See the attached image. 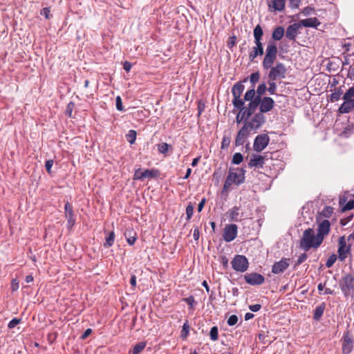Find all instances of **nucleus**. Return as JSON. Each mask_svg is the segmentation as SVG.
Here are the masks:
<instances>
[{"label":"nucleus","mask_w":354,"mask_h":354,"mask_svg":"<svg viewBox=\"0 0 354 354\" xmlns=\"http://www.w3.org/2000/svg\"><path fill=\"white\" fill-rule=\"evenodd\" d=\"M322 243V238L315 234V231L308 228L306 230L300 240V247L305 251L310 248H317Z\"/></svg>","instance_id":"nucleus-1"},{"label":"nucleus","mask_w":354,"mask_h":354,"mask_svg":"<svg viewBox=\"0 0 354 354\" xmlns=\"http://www.w3.org/2000/svg\"><path fill=\"white\" fill-rule=\"evenodd\" d=\"M254 44L255 46L252 48L249 53V59L250 62H254L256 57L262 56L263 55V46L261 42L263 32L260 25H257L253 30Z\"/></svg>","instance_id":"nucleus-2"},{"label":"nucleus","mask_w":354,"mask_h":354,"mask_svg":"<svg viewBox=\"0 0 354 354\" xmlns=\"http://www.w3.org/2000/svg\"><path fill=\"white\" fill-rule=\"evenodd\" d=\"M245 170L243 168H230L228 175L223 185V189L227 190L233 184L240 185L245 181Z\"/></svg>","instance_id":"nucleus-3"},{"label":"nucleus","mask_w":354,"mask_h":354,"mask_svg":"<svg viewBox=\"0 0 354 354\" xmlns=\"http://www.w3.org/2000/svg\"><path fill=\"white\" fill-rule=\"evenodd\" d=\"M277 44L270 40L268 41L266 48L265 56L262 62L263 68L268 70L273 65L277 57Z\"/></svg>","instance_id":"nucleus-4"},{"label":"nucleus","mask_w":354,"mask_h":354,"mask_svg":"<svg viewBox=\"0 0 354 354\" xmlns=\"http://www.w3.org/2000/svg\"><path fill=\"white\" fill-rule=\"evenodd\" d=\"M266 122V118L261 113H257L250 120L245 122L244 125L250 131L256 132Z\"/></svg>","instance_id":"nucleus-5"},{"label":"nucleus","mask_w":354,"mask_h":354,"mask_svg":"<svg viewBox=\"0 0 354 354\" xmlns=\"http://www.w3.org/2000/svg\"><path fill=\"white\" fill-rule=\"evenodd\" d=\"M244 85L241 82L236 83L232 88V94L233 95L232 104L234 108H241L244 105L243 100L241 99L243 91H244Z\"/></svg>","instance_id":"nucleus-6"},{"label":"nucleus","mask_w":354,"mask_h":354,"mask_svg":"<svg viewBox=\"0 0 354 354\" xmlns=\"http://www.w3.org/2000/svg\"><path fill=\"white\" fill-rule=\"evenodd\" d=\"M268 73L270 80L276 81L286 77V68L281 62H277L274 66L270 68Z\"/></svg>","instance_id":"nucleus-7"},{"label":"nucleus","mask_w":354,"mask_h":354,"mask_svg":"<svg viewBox=\"0 0 354 354\" xmlns=\"http://www.w3.org/2000/svg\"><path fill=\"white\" fill-rule=\"evenodd\" d=\"M232 268L236 272H244L248 268L249 263L247 258L243 255H235L232 262Z\"/></svg>","instance_id":"nucleus-8"},{"label":"nucleus","mask_w":354,"mask_h":354,"mask_svg":"<svg viewBox=\"0 0 354 354\" xmlns=\"http://www.w3.org/2000/svg\"><path fill=\"white\" fill-rule=\"evenodd\" d=\"M341 342L343 354H350L353 349L354 340L353 335L348 331L344 333Z\"/></svg>","instance_id":"nucleus-9"},{"label":"nucleus","mask_w":354,"mask_h":354,"mask_svg":"<svg viewBox=\"0 0 354 354\" xmlns=\"http://www.w3.org/2000/svg\"><path fill=\"white\" fill-rule=\"evenodd\" d=\"M338 259L341 261H344L351 251V245H347L344 236L339 237L338 240Z\"/></svg>","instance_id":"nucleus-10"},{"label":"nucleus","mask_w":354,"mask_h":354,"mask_svg":"<svg viewBox=\"0 0 354 354\" xmlns=\"http://www.w3.org/2000/svg\"><path fill=\"white\" fill-rule=\"evenodd\" d=\"M270 138L267 134L257 136L253 144L254 150L257 152L262 151L269 144Z\"/></svg>","instance_id":"nucleus-11"},{"label":"nucleus","mask_w":354,"mask_h":354,"mask_svg":"<svg viewBox=\"0 0 354 354\" xmlns=\"http://www.w3.org/2000/svg\"><path fill=\"white\" fill-rule=\"evenodd\" d=\"M245 282L252 286L261 285L265 282V278L257 272L247 273L244 275Z\"/></svg>","instance_id":"nucleus-12"},{"label":"nucleus","mask_w":354,"mask_h":354,"mask_svg":"<svg viewBox=\"0 0 354 354\" xmlns=\"http://www.w3.org/2000/svg\"><path fill=\"white\" fill-rule=\"evenodd\" d=\"M238 227L235 224L227 225L223 231V237L226 242L232 241L237 236Z\"/></svg>","instance_id":"nucleus-13"},{"label":"nucleus","mask_w":354,"mask_h":354,"mask_svg":"<svg viewBox=\"0 0 354 354\" xmlns=\"http://www.w3.org/2000/svg\"><path fill=\"white\" fill-rule=\"evenodd\" d=\"M157 171L154 169H138L135 171L133 180H143L145 178H153L157 176Z\"/></svg>","instance_id":"nucleus-14"},{"label":"nucleus","mask_w":354,"mask_h":354,"mask_svg":"<svg viewBox=\"0 0 354 354\" xmlns=\"http://www.w3.org/2000/svg\"><path fill=\"white\" fill-rule=\"evenodd\" d=\"M290 259L282 258L279 261L275 262L272 268V273L279 274L283 272L289 266Z\"/></svg>","instance_id":"nucleus-15"},{"label":"nucleus","mask_w":354,"mask_h":354,"mask_svg":"<svg viewBox=\"0 0 354 354\" xmlns=\"http://www.w3.org/2000/svg\"><path fill=\"white\" fill-rule=\"evenodd\" d=\"M259 113L263 114L271 111L274 106V101L270 97H260Z\"/></svg>","instance_id":"nucleus-16"},{"label":"nucleus","mask_w":354,"mask_h":354,"mask_svg":"<svg viewBox=\"0 0 354 354\" xmlns=\"http://www.w3.org/2000/svg\"><path fill=\"white\" fill-rule=\"evenodd\" d=\"M65 218L67 219L68 228L71 229L75 223V217L73 210V206L69 202H66L64 205Z\"/></svg>","instance_id":"nucleus-17"},{"label":"nucleus","mask_w":354,"mask_h":354,"mask_svg":"<svg viewBox=\"0 0 354 354\" xmlns=\"http://www.w3.org/2000/svg\"><path fill=\"white\" fill-rule=\"evenodd\" d=\"M342 290L345 295H350L351 291L354 290V277L352 275H346L343 279Z\"/></svg>","instance_id":"nucleus-18"},{"label":"nucleus","mask_w":354,"mask_h":354,"mask_svg":"<svg viewBox=\"0 0 354 354\" xmlns=\"http://www.w3.org/2000/svg\"><path fill=\"white\" fill-rule=\"evenodd\" d=\"M301 28V24L299 23H295L288 26L286 31V37L289 40L295 41L297 36L299 33V29Z\"/></svg>","instance_id":"nucleus-19"},{"label":"nucleus","mask_w":354,"mask_h":354,"mask_svg":"<svg viewBox=\"0 0 354 354\" xmlns=\"http://www.w3.org/2000/svg\"><path fill=\"white\" fill-rule=\"evenodd\" d=\"M265 163V157L259 154H252L248 162L250 168H263Z\"/></svg>","instance_id":"nucleus-20"},{"label":"nucleus","mask_w":354,"mask_h":354,"mask_svg":"<svg viewBox=\"0 0 354 354\" xmlns=\"http://www.w3.org/2000/svg\"><path fill=\"white\" fill-rule=\"evenodd\" d=\"M250 132V131L243 125L236 135L235 145L236 146L243 145L245 143V139L249 136Z\"/></svg>","instance_id":"nucleus-21"},{"label":"nucleus","mask_w":354,"mask_h":354,"mask_svg":"<svg viewBox=\"0 0 354 354\" xmlns=\"http://www.w3.org/2000/svg\"><path fill=\"white\" fill-rule=\"evenodd\" d=\"M249 102L248 107L244 106V110L246 111V118H249L254 113L261 103L259 97H256L253 100Z\"/></svg>","instance_id":"nucleus-22"},{"label":"nucleus","mask_w":354,"mask_h":354,"mask_svg":"<svg viewBox=\"0 0 354 354\" xmlns=\"http://www.w3.org/2000/svg\"><path fill=\"white\" fill-rule=\"evenodd\" d=\"M330 222L328 220L322 221L318 225L317 236L322 238L324 240V236L327 235L330 231Z\"/></svg>","instance_id":"nucleus-23"},{"label":"nucleus","mask_w":354,"mask_h":354,"mask_svg":"<svg viewBox=\"0 0 354 354\" xmlns=\"http://www.w3.org/2000/svg\"><path fill=\"white\" fill-rule=\"evenodd\" d=\"M301 24V27H310V28H317L320 22L316 17H310L305 19H302L299 22Z\"/></svg>","instance_id":"nucleus-24"},{"label":"nucleus","mask_w":354,"mask_h":354,"mask_svg":"<svg viewBox=\"0 0 354 354\" xmlns=\"http://www.w3.org/2000/svg\"><path fill=\"white\" fill-rule=\"evenodd\" d=\"M339 203L342 212L351 210L354 208V201L351 200L346 203V198L345 196H340Z\"/></svg>","instance_id":"nucleus-25"},{"label":"nucleus","mask_w":354,"mask_h":354,"mask_svg":"<svg viewBox=\"0 0 354 354\" xmlns=\"http://www.w3.org/2000/svg\"><path fill=\"white\" fill-rule=\"evenodd\" d=\"M124 236L130 245H133L137 239L136 232L132 228H128L125 230Z\"/></svg>","instance_id":"nucleus-26"},{"label":"nucleus","mask_w":354,"mask_h":354,"mask_svg":"<svg viewBox=\"0 0 354 354\" xmlns=\"http://www.w3.org/2000/svg\"><path fill=\"white\" fill-rule=\"evenodd\" d=\"M285 4L286 0H273L268 6L271 10L281 12L283 10Z\"/></svg>","instance_id":"nucleus-27"},{"label":"nucleus","mask_w":354,"mask_h":354,"mask_svg":"<svg viewBox=\"0 0 354 354\" xmlns=\"http://www.w3.org/2000/svg\"><path fill=\"white\" fill-rule=\"evenodd\" d=\"M284 29L282 26H278L274 29L272 33V38L274 41H279L284 35Z\"/></svg>","instance_id":"nucleus-28"},{"label":"nucleus","mask_w":354,"mask_h":354,"mask_svg":"<svg viewBox=\"0 0 354 354\" xmlns=\"http://www.w3.org/2000/svg\"><path fill=\"white\" fill-rule=\"evenodd\" d=\"M325 309V304L322 303L319 306H317L313 314V318L315 320H319L324 314Z\"/></svg>","instance_id":"nucleus-29"},{"label":"nucleus","mask_w":354,"mask_h":354,"mask_svg":"<svg viewBox=\"0 0 354 354\" xmlns=\"http://www.w3.org/2000/svg\"><path fill=\"white\" fill-rule=\"evenodd\" d=\"M115 240V233L114 232H111L109 235L106 237V241L104 243V246L105 248H109L113 245Z\"/></svg>","instance_id":"nucleus-30"},{"label":"nucleus","mask_w":354,"mask_h":354,"mask_svg":"<svg viewBox=\"0 0 354 354\" xmlns=\"http://www.w3.org/2000/svg\"><path fill=\"white\" fill-rule=\"evenodd\" d=\"M240 109L239 113L237 114L236 117V121L238 124L241 123L245 118L248 120V118H246V111L244 110V105L241 108H238Z\"/></svg>","instance_id":"nucleus-31"},{"label":"nucleus","mask_w":354,"mask_h":354,"mask_svg":"<svg viewBox=\"0 0 354 354\" xmlns=\"http://www.w3.org/2000/svg\"><path fill=\"white\" fill-rule=\"evenodd\" d=\"M146 346V343L144 342L136 344L132 349V354H139L141 353Z\"/></svg>","instance_id":"nucleus-32"},{"label":"nucleus","mask_w":354,"mask_h":354,"mask_svg":"<svg viewBox=\"0 0 354 354\" xmlns=\"http://www.w3.org/2000/svg\"><path fill=\"white\" fill-rule=\"evenodd\" d=\"M239 215V208L237 207H233L229 212V217L231 221H238Z\"/></svg>","instance_id":"nucleus-33"},{"label":"nucleus","mask_w":354,"mask_h":354,"mask_svg":"<svg viewBox=\"0 0 354 354\" xmlns=\"http://www.w3.org/2000/svg\"><path fill=\"white\" fill-rule=\"evenodd\" d=\"M256 97L255 90L254 88H252L248 90L244 95V100L245 101H251L253 100Z\"/></svg>","instance_id":"nucleus-34"},{"label":"nucleus","mask_w":354,"mask_h":354,"mask_svg":"<svg viewBox=\"0 0 354 354\" xmlns=\"http://www.w3.org/2000/svg\"><path fill=\"white\" fill-rule=\"evenodd\" d=\"M267 90V86L266 83L263 82L259 85L257 89V95L256 97H262L261 96L265 94Z\"/></svg>","instance_id":"nucleus-35"},{"label":"nucleus","mask_w":354,"mask_h":354,"mask_svg":"<svg viewBox=\"0 0 354 354\" xmlns=\"http://www.w3.org/2000/svg\"><path fill=\"white\" fill-rule=\"evenodd\" d=\"M127 139L130 144H133L136 139V131L135 130L129 131L127 134Z\"/></svg>","instance_id":"nucleus-36"},{"label":"nucleus","mask_w":354,"mask_h":354,"mask_svg":"<svg viewBox=\"0 0 354 354\" xmlns=\"http://www.w3.org/2000/svg\"><path fill=\"white\" fill-rule=\"evenodd\" d=\"M243 155L241 153H236L232 157V162L234 165H239L243 161Z\"/></svg>","instance_id":"nucleus-37"},{"label":"nucleus","mask_w":354,"mask_h":354,"mask_svg":"<svg viewBox=\"0 0 354 354\" xmlns=\"http://www.w3.org/2000/svg\"><path fill=\"white\" fill-rule=\"evenodd\" d=\"M169 147H170L169 145H168L167 143H165V142H162V143L158 145V149L160 153L165 154L168 151Z\"/></svg>","instance_id":"nucleus-38"},{"label":"nucleus","mask_w":354,"mask_h":354,"mask_svg":"<svg viewBox=\"0 0 354 354\" xmlns=\"http://www.w3.org/2000/svg\"><path fill=\"white\" fill-rule=\"evenodd\" d=\"M210 339L212 341H216L218 339V328L216 326H213L209 332Z\"/></svg>","instance_id":"nucleus-39"},{"label":"nucleus","mask_w":354,"mask_h":354,"mask_svg":"<svg viewBox=\"0 0 354 354\" xmlns=\"http://www.w3.org/2000/svg\"><path fill=\"white\" fill-rule=\"evenodd\" d=\"M337 259V257L336 254H331L328 259H327L326 262V266L327 268H330L333 266V265L334 264V263L336 261Z\"/></svg>","instance_id":"nucleus-40"},{"label":"nucleus","mask_w":354,"mask_h":354,"mask_svg":"<svg viewBox=\"0 0 354 354\" xmlns=\"http://www.w3.org/2000/svg\"><path fill=\"white\" fill-rule=\"evenodd\" d=\"M194 213V206L189 203L186 207V220L189 221Z\"/></svg>","instance_id":"nucleus-41"},{"label":"nucleus","mask_w":354,"mask_h":354,"mask_svg":"<svg viewBox=\"0 0 354 354\" xmlns=\"http://www.w3.org/2000/svg\"><path fill=\"white\" fill-rule=\"evenodd\" d=\"M342 94V91L339 88L337 91L333 93L330 95V101L331 102H335L340 99V97Z\"/></svg>","instance_id":"nucleus-42"},{"label":"nucleus","mask_w":354,"mask_h":354,"mask_svg":"<svg viewBox=\"0 0 354 354\" xmlns=\"http://www.w3.org/2000/svg\"><path fill=\"white\" fill-rule=\"evenodd\" d=\"M269 87L268 88V91L270 95H274L276 93L277 91V84L274 82V81L270 80L268 82Z\"/></svg>","instance_id":"nucleus-43"},{"label":"nucleus","mask_w":354,"mask_h":354,"mask_svg":"<svg viewBox=\"0 0 354 354\" xmlns=\"http://www.w3.org/2000/svg\"><path fill=\"white\" fill-rule=\"evenodd\" d=\"M189 326L188 324V322H186L185 323H184V324L183 326L181 336L183 338H186L189 334Z\"/></svg>","instance_id":"nucleus-44"},{"label":"nucleus","mask_w":354,"mask_h":354,"mask_svg":"<svg viewBox=\"0 0 354 354\" xmlns=\"http://www.w3.org/2000/svg\"><path fill=\"white\" fill-rule=\"evenodd\" d=\"M259 77L260 75L259 72L253 73L250 76V81L253 85H254L256 83L259 82Z\"/></svg>","instance_id":"nucleus-45"},{"label":"nucleus","mask_w":354,"mask_h":354,"mask_svg":"<svg viewBox=\"0 0 354 354\" xmlns=\"http://www.w3.org/2000/svg\"><path fill=\"white\" fill-rule=\"evenodd\" d=\"M308 258V255L306 253H303L300 256H299L296 263L295 265V268L298 266L299 265L301 264L303 262H304Z\"/></svg>","instance_id":"nucleus-46"},{"label":"nucleus","mask_w":354,"mask_h":354,"mask_svg":"<svg viewBox=\"0 0 354 354\" xmlns=\"http://www.w3.org/2000/svg\"><path fill=\"white\" fill-rule=\"evenodd\" d=\"M238 322V317L235 315H230L227 319V324L229 326H234Z\"/></svg>","instance_id":"nucleus-47"},{"label":"nucleus","mask_w":354,"mask_h":354,"mask_svg":"<svg viewBox=\"0 0 354 354\" xmlns=\"http://www.w3.org/2000/svg\"><path fill=\"white\" fill-rule=\"evenodd\" d=\"M236 44V36L230 37L229 40L227 41V46L229 48H233Z\"/></svg>","instance_id":"nucleus-48"},{"label":"nucleus","mask_w":354,"mask_h":354,"mask_svg":"<svg viewBox=\"0 0 354 354\" xmlns=\"http://www.w3.org/2000/svg\"><path fill=\"white\" fill-rule=\"evenodd\" d=\"M115 103H116V109L118 111H123V106L122 102V99L120 96H117L115 99Z\"/></svg>","instance_id":"nucleus-49"},{"label":"nucleus","mask_w":354,"mask_h":354,"mask_svg":"<svg viewBox=\"0 0 354 354\" xmlns=\"http://www.w3.org/2000/svg\"><path fill=\"white\" fill-rule=\"evenodd\" d=\"M21 322L20 319L14 318L12 319L8 324V328H15L18 324H19Z\"/></svg>","instance_id":"nucleus-50"},{"label":"nucleus","mask_w":354,"mask_h":354,"mask_svg":"<svg viewBox=\"0 0 354 354\" xmlns=\"http://www.w3.org/2000/svg\"><path fill=\"white\" fill-rule=\"evenodd\" d=\"M230 144V138L228 137H223L221 142V148H227Z\"/></svg>","instance_id":"nucleus-51"},{"label":"nucleus","mask_w":354,"mask_h":354,"mask_svg":"<svg viewBox=\"0 0 354 354\" xmlns=\"http://www.w3.org/2000/svg\"><path fill=\"white\" fill-rule=\"evenodd\" d=\"M50 12V10L49 8H44L41 10L40 14L41 15H44L46 17V19H50L51 17Z\"/></svg>","instance_id":"nucleus-52"},{"label":"nucleus","mask_w":354,"mask_h":354,"mask_svg":"<svg viewBox=\"0 0 354 354\" xmlns=\"http://www.w3.org/2000/svg\"><path fill=\"white\" fill-rule=\"evenodd\" d=\"M53 160H47L46 162L45 167H46V171L48 173H50V170H51V168L53 167Z\"/></svg>","instance_id":"nucleus-53"},{"label":"nucleus","mask_w":354,"mask_h":354,"mask_svg":"<svg viewBox=\"0 0 354 354\" xmlns=\"http://www.w3.org/2000/svg\"><path fill=\"white\" fill-rule=\"evenodd\" d=\"M219 259H220V262L222 263V265L225 267V268H227V266H228V259L227 258L225 257V256H221L219 257Z\"/></svg>","instance_id":"nucleus-54"},{"label":"nucleus","mask_w":354,"mask_h":354,"mask_svg":"<svg viewBox=\"0 0 354 354\" xmlns=\"http://www.w3.org/2000/svg\"><path fill=\"white\" fill-rule=\"evenodd\" d=\"M261 308V306L260 304H254L249 306V309L252 312H257L259 311Z\"/></svg>","instance_id":"nucleus-55"},{"label":"nucleus","mask_w":354,"mask_h":354,"mask_svg":"<svg viewBox=\"0 0 354 354\" xmlns=\"http://www.w3.org/2000/svg\"><path fill=\"white\" fill-rule=\"evenodd\" d=\"M301 0H290V6L292 8H298Z\"/></svg>","instance_id":"nucleus-56"},{"label":"nucleus","mask_w":354,"mask_h":354,"mask_svg":"<svg viewBox=\"0 0 354 354\" xmlns=\"http://www.w3.org/2000/svg\"><path fill=\"white\" fill-rule=\"evenodd\" d=\"M131 66H132V65H131V64L129 62L125 61L123 63V68L127 72H129L131 71Z\"/></svg>","instance_id":"nucleus-57"},{"label":"nucleus","mask_w":354,"mask_h":354,"mask_svg":"<svg viewBox=\"0 0 354 354\" xmlns=\"http://www.w3.org/2000/svg\"><path fill=\"white\" fill-rule=\"evenodd\" d=\"M185 300L187 302V304L191 307H192L194 304L195 303L194 298L192 296L186 298Z\"/></svg>","instance_id":"nucleus-58"},{"label":"nucleus","mask_w":354,"mask_h":354,"mask_svg":"<svg viewBox=\"0 0 354 354\" xmlns=\"http://www.w3.org/2000/svg\"><path fill=\"white\" fill-rule=\"evenodd\" d=\"M205 202H206V199L205 198H202V200L201 201V202L199 203L198 205V211L200 212L202 211V209H203L204 207V205L205 204Z\"/></svg>","instance_id":"nucleus-59"},{"label":"nucleus","mask_w":354,"mask_h":354,"mask_svg":"<svg viewBox=\"0 0 354 354\" xmlns=\"http://www.w3.org/2000/svg\"><path fill=\"white\" fill-rule=\"evenodd\" d=\"M19 288V283L16 279H13L12 281V290L16 291Z\"/></svg>","instance_id":"nucleus-60"},{"label":"nucleus","mask_w":354,"mask_h":354,"mask_svg":"<svg viewBox=\"0 0 354 354\" xmlns=\"http://www.w3.org/2000/svg\"><path fill=\"white\" fill-rule=\"evenodd\" d=\"M92 330L91 328H87L84 333L82 334V339H86L87 337H88L90 335V334L91 333Z\"/></svg>","instance_id":"nucleus-61"},{"label":"nucleus","mask_w":354,"mask_h":354,"mask_svg":"<svg viewBox=\"0 0 354 354\" xmlns=\"http://www.w3.org/2000/svg\"><path fill=\"white\" fill-rule=\"evenodd\" d=\"M33 280H34V278H33V277H32V274L27 275V276L26 277V278H25V281H26V283H31V282H32V281H33Z\"/></svg>","instance_id":"nucleus-62"},{"label":"nucleus","mask_w":354,"mask_h":354,"mask_svg":"<svg viewBox=\"0 0 354 354\" xmlns=\"http://www.w3.org/2000/svg\"><path fill=\"white\" fill-rule=\"evenodd\" d=\"M130 283L132 286H136V277L135 275H132L130 279Z\"/></svg>","instance_id":"nucleus-63"},{"label":"nucleus","mask_w":354,"mask_h":354,"mask_svg":"<svg viewBox=\"0 0 354 354\" xmlns=\"http://www.w3.org/2000/svg\"><path fill=\"white\" fill-rule=\"evenodd\" d=\"M254 317V315L251 313H247L245 315V320L248 321Z\"/></svg>","instance_id":"nucleus-64"}]
</instances>
